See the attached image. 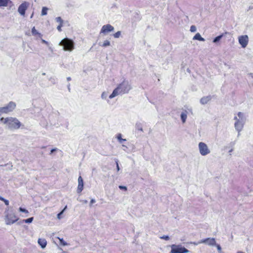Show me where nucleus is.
Returning a JSON list of instances; mask_svg holds the SVG:
<instances>
[{
	"mask_svg": "<svg viewBox=\"0 0 253 253\" xmlns=\"http://www.w3.org/2000/svg\"><path fill=\"white\" fill-rule=\"evenodd\" d=\"M131 88L129 82L125 80L113 90L112 93L109 96V98L112 99L119 95L127 93Z\"/></svg>",
	"mask_w": 253,
	"mask_h": 253,
	"instance_id": "obj_1",
	"label": "nucleus"
},
{
	"mask_svg": "<svg viewBox=\"0 0 253 253\" xmlns=\"http://www.w3.org/2000/svg\"><path fill=\"white\" fill-rule=\"evenodd\" d=\"M0 121L6 125L5 127L6 128L10 130L18 129L21 126L20 121L16 118H1Z\"/></svg>",
	"mask_w": 253,
	"mask_h": 253,
	"instance_id": "obj_2",
	"label": "nucleus"
},
{
	"mask_svg": "<svg viewBox=\"0 0 253 253\" xmlns=\"http://www.w3.org/2000/svg\"><path fill=\"white\" fill-rule=\"evenodd\" d=\"M235 120L234 127L237 131H241L243 130L246 121V117L244 113L239 112L234 117Z\"/></svg>",
	"mask_w": 253,
	"mask_h": 253,
	"instance_id": "obj_3",
	"label": "nucleus"
},
{
	"mask_svg": "<svg viewBox=\"0 0 253 253\" xmlns=\"http://www.w3.org/2000/svg\"><path fill=\"white\" fill-rule=\"evenodd\" d=\"M59 45L63 46V49L65 51H71L74 48V43L71 40L65 38L59 43Z\"/></svg>",
	"mask_w": 253,
	"mask_h": 253,
	"instance_id": "obj_4",
	"label": "nucleus"
},
{
	"mask_svg": "<svg viewBox=\"0 0 253 253\" xmlns=\"http://www.w3.org/2000/svg\"><path fill=\"white\" fill-rule=\"evenodd\" d=\"M198 149L200 154L203 156H205L210 154L211 151L208 145L203 142H200L198 144Z\"/></svg>",
	"mask_w": 253,
	"mask_h": 253,
	"instance_id": "obj_5",
	"label": "nucleus"
},
{
	"mask_svg": "<svg viewBox=\"0 0 253 253\" xmlns=\"http://www.w3.org/2000/svg\"><path fill=\"white\" fill-rule=\"evenodd\" d=\"M18 219L19 218L16 216L15 214L13 212L6 214L4 218L5 223L7 225L12 224Z\"/></svg>",
	"mask_w": 253,
	"mask_h": 253,
	"instance_id": "obj_6",
	"label": "nucleus"
},
{
	"mask_svg": "<svg viewBox=\"0 0 253 253\" xmlns=\"http://www.w3.org/2000/svg\"><path fill=\"white\" fill-rule=\"evenodd\" d=\"M16 107L15 103L11 101L6 106L1 107V110H2L4 113H8L12 111Z\"/></svg>",
	"mask_w": 253,
	"mask_h": 253,
	"instance_id": "obj_7",
	"label": "nucleus"
},
{
	"mask_svg": "<svg viewBox=\"0 0 253 253\" xmlns=\"http://www.w3.org/2000/svg\"><path fill=\"white\" fill-rule=\"evenodd\" d=\"M239 42L242 47L245 48L249 43V37L247 35H242L238 37Z\"/></svg>",
	"mask_w": 253,
	"mask_h": 253,
	"instance_id": "obj_8",
	"label": "nucleus"
},
{
	"mask_svg": "<svg viewBox=\"0 0 253 253\" xmlns=\"http://www.w3.org/2000/svg\"><path fill=\"white\" fill-rule=\"evenodd\" d=\"M114 30V27L111 25L110 24L105 25L102 26L101 30L100 31V34L106 35L108 33L113 31Z\"/></svg>",
	"mask_w": 253,
	"mask_h": 253,
	"instance_id": "obj_9",
	"label": "nucleus"
},
{
	"mask_svg": "<svg viewBox=\"0 0 253 253\" xmlns=\"http://www.w3.org/2000/svg\"><path fill=\"white\" fill-rule=\"evenodd\" d=\"M200 243H202L203 244H205L212 246L216 245V241L214 238H208L205 239L200 241Z\"/></svg>",
	"mask_w": 253,
	"mask_h": 253,
	"instance_id": "obj_10",
	"label": "nucleus"
},
{
	"mask_svg": "<svg viewBox=\"0 0 253 253\" xmlns=\"http://www.w3.org/2000/svg\"><path fill=\"white\" fill-rule=\"evenodd\" d=\"M28 4L27 2H23L18 7V11L21 15H24L25 11L27 9Z\"/></svg>",
	"mask_w": 253,
	"mask_h": 253,
	"instance_id": "obj_11",
	"label": "nucleus"
},
{
	"mask_svg": "<svg viewBox=\"0 0 253 253\" xmlns=\"http://www.w3.org/2000/svg\"><path fill=\"white\" fill-rule=\"evenodd\" d=\"M9 5L10 9L14 8V5L10 0H0V7H6Z\"/></svg>",
	"mask_w": 253,
	"mask_h": 253,
	"instance_id": "obj_12",
	"label": "nucleus"
},
{
	"mask_svg": "<svg viewBox=\"0 0 253 253\" xmlns=\"http://www.w3.org/2000/svg\"><path fill=\"white\" fill-rule=\"evenodd\" d=\"M189 251L181 246L175 245V253H188Z\"/></svg>",
	"mask_w": 253,
	"mask_h": 253,
	"instance_id": "obj_13",
	"label": "nucleus"
},
{
	"mask_svg": "<svg viewBox=\"0 0 253 253\" xmlns=\"http://www.w3.org/2000/svg\"><path fill=\"white\" fill-rule=\"evenodd\" d=\"M84 188V181L82 177L80 176L78 178V186L77 188V192L81 193Z\"/></svg>",
	"mask_w": 253,
	"mask_h": 253,
	"instance_id": "obj_14",
	"label": "nucleus"
},
{
	"mask_svg": "<svg viewBox=\"0 0 253 253\" xmlns=\"http://www.w3.org/2000/svg\"><path fill=\"white\" fill-rule=\"evenodd\" d=\"M38 242L42 249L44 248L47 244L46 240L43 238H39Z\"/></svg>",
	"mask_w": 253,
	"mask_h": 253,
	"instance_id": "obj_15",
	"label": "nucleus"
},
{
	"mask_svg": "<svg viewBox=\"0 0 253 253\" xmlns=\"http://www.w3.org/2000/svg\"><path fill=\"white\" fill-rule=\"evenodd\" d=\"M211 100V96H207L202 97L200 100V103L202 104H206Z\"/></svg>",
	"mask_w": 253,
	"mask_h": 253,
	"instance_id": "obj_16",
	"label": "nucleus"
},
{
	"mask_svg": "<svg viewBox=\"0 0 253 253\" xmlns=\"http://www.w3.org/2000/svg\"><path fill=\"white\" fill-rule=\"evenodd\" d=\"M193 40H198L200 41L204 42L205 41V40L202 38L200 35V33H197L193 38Z\"/></svg>",
	"mask_w": 253,
	"mask_h": 253,
	"instance_id": "obj_17",
	"label": "nucleus"
},
{
	"mask_svg": "<svg viewBox=\"0 0 253 253\" xmlns=\"http://www.w3.org/2000/svg\"><path fill=\"white\" fill-rule=\"evenodd\" d=\"M187 117V112L184 111L181 113L180 115L181 119L183 123H185Z\"/></svg>",
	"mask_w": 253,
	"mask_h": 253,
	"instance_id": "obj_18",
	"label": "nucleus"
},
{
	"mask_svg": "<svg viewBox=\"0 0 253 253\" xmlns=\"http://www.w3.org/2000/svg\"><path fill=\"white\" fill-rule=\"evenodd\" d=\"M99 45L102 47H106L110 46L111 45V43L109 40H106L104 41L102 44L101 43H99Z\"/></svg>",
	"mask_w": 253,
	"mask_h": 253,
	"instance_id": "obj_19",
	"label": "nucleus"
},
{
	"mask_svg": "<svg viewBox=\"0 0 253 253\" xmlns=\"http://www.w3.org/2000/svg\"><path fill=\"white\" fill-rule=\"evenodd\" d=\"M117 138L120 143H122L124 141H126V139H123L122 138V134L121 133L117 135Z\"/></svg>",
	"mask_w": 253,
	"mask_h": 253,
	"instance_id": "obj_20",
	"label": "nucleus"
},
{
	"mask_svg": "<svg viewBox=\"0 0 253 253\" xmlns=\"http://www.w3.org/2000/svg\"><path fill=\"white\" fill-rule=\"evenodd\" d=\"M224 34H222L217 37H216V38H215L213 40V42H214V43H216L217 42H219L221 39V38L223 37Z\"/></svg>",
	"mask_w": 253,
	"mask_h": 253,
	"instance_id": "obj_21",
	"label": "nucleus"
},
{
	"mask_svg": "<svg viewBox=\"0 0 253 253\" xmlns=\"http://www.w3.org/2000/svg\"><path fill=\"white\" fill-rule=\"evenodd\" d=\"M47 10L48 8L46 7H43L42 8L41 15L42 16L46 15Z\"/></svg>",
	"mask_w": 253,
	"mask_h": 253,
	"instance_id": "obj_22",
	"label": "nucleus"
},
{
	"mask_svg": "<svg viewBox=\"0 0 253 253\" xmlns=\"http://www.w3.org/2000/svg\"><path fill=\"white\" fill-rule=\"evenodd\" d=\"M135 127L136 129H137L139 130H140L141 131H143V129L141 126V125L139 123H137L135 125Z\"/></svg>",
	"mask_w": 253,
	"mask_h": 253,
	"instance_id": "obj_23",
	"label": "nucleus"
},
{
	"mask_svg": "<svg viewBox=\"0 0 253 253\" xmlns=\"http://www.w3.org/2000/svg\"><path fill=\"white\" fill-rule=\"evenodd\" d=\"M34 218L33 217H30L26 219H24L23 220V222L26 223H31L33 220Z\"/></svg>",
	"mask_w": 253,
	"mask_h": 253,
	"instance_id": "obj_24",
	"label": "nucleus"
},
{
	"mask_svg": "<svg viewBox=\"0 0 253 253\" xmlns=\"http://www.w3.org/2000/svg\"><path fill=\"white\" fill-rule=\"evenodd\" d=\"M58 239L60 241V243L62 245L64 246L67 245V243L63 240V239L60 238L59 237H58Z\"/></svg>",
	"mask_w": 253,
	"mask_h": 253,
	"instance_id": "obj_25",
	"label": "nucleus"
},
{
	"mask_svg": "<svg viewBox=\"0 0 253 253\" xmlns=\"http://www.w3.org/2000/svg\"><path fill=\"white\" fill-rule=\"evenodd\" d=\"M67 209V206H65V207L64 208V209L57 214V218L58 219H60L61 218V215L63 214L65 210Z\"/></svg>",
	"mask_w": 253,
	"mask_h": 253,
	"instance_id": "obj_26",
	"label": "nucleus"
},
{
	"mask_svg": "<svg viewBox=\"0 0 253 253\" xmlns=\"http://www.w3.org/2000/svg\"><path fill=\"white\" fill-rule=\"evenodd\" d=\"M32 33L33 35H40V34L36 30L35 27H34L32 29Z\"/></svg>",
	"mask_w": 253,
	"mask_h": 253,
	"instance_id": "obj_27",
	"label": "nucleus"
},
{
	"mask_svg": "<svg viewBox=\"0 0 253 253\" xmlns=\"http://www.w3.org/2000/svg\"><path fill=\"white\" fill-rule=\"evenodd\" d=\"M121 35V31H118L115 34H114L113 35V36H114V38H119L120 37Z\"/></svg>",
	"mask_w": 253,
	"mask_h": 253,
	"instance_id": "obj_28",
	"label": "nucleus"
},
{
	"mask_svg": "<svg viewBox=\"0 0 253 253\" xmlns=\"http://www.w3.org/2000/svg\"><path fill=\"white\" fill-rule=\"evenodd\" d=\"M197 30V28H196V27L194 25H192L191 27H190V31L191 32H195Z\"/></svg>",
	"mask_w": 253,
	"mask_h": 253,
	"instance_id": "obj_29",
	"label": "nucleus"
},
{
	"mask_svg": "<svg viewBox=\"0 0 253 253\" xmlns=\"http://www.w3.org/2000/svg\"><path fill=\"white\" fill-rule=\"evenodd\" d=\"M55 20L57 22L59 23V24H63V20L60 17H56Z\"/></svg>",
	"mask_w": 253,
	"mask_h": 253,
	"instance_id": "obj_30",
	"label": "nucleus"
},
{
	"mask_svg": "<svg viewBox=\"0 0 253 253\" xmlns=\"http://www.w3.org/2000/svg\"><path fill=\"white\" fill-rule=\"evenodd\" d=\"M19 211L20 212H24L25 213H29L28 211L27 210H26L25 209H23L22 208H19Z\"/></svg>",
	"mask_w": 253,
	"mask_h": 253,
	"instance_id": "obj_31",
	"label": "nucleus"
},
{
	"mask_svg": "<svg viewBox=\"0 0 253 253\" xmlns=\"http://www.w3.org/2000/svg\"><path fill=\"white\" fill-rule=\"evenodd\" d=\"M107 97V93L106 92H102L101 94V98L103 99H105Z\"/></svg>",
	"mask_w": 253,
	"mask_h": 253,
	"instance_id": "obj_32",
	"label": "nucleus"
},
{
	"mask_svg": "<svg viewBox=\"0 0 253 253\" xmlns=\"http://www.w3.org/2000/svg\"><path fill=\"white\" fill-rule=\"evenodd\" d=\"M216 246L217 249L219 252V253H223L221 251V248L219 245H215Z\"/></svg>",
	"mask_w": 253,
	"mask_h": 253,
	"instance_id": "obj_33",
	"label": "nucleus"
},
{
	"mask_svg": "<svg viewBox=\"0 0 253 253\" xmlns=\"http://www.w3.org/2000/svg\"><path fill=\"white\" fill-rule=\"evenodd\" d=\"M160 238L162 239L166 240H168L169 239V237L167 235L163 236L161 237Z\"/></svg>",
	"mask_w": 253,
	"mask_h": 253,
	"instance_id": "obj_34",
	"label": "nucleus"
},
{
	"mask_svg": "<svg viewBox=\"0 0 253 253\" xmlns=\"http://www.w3.org/2000/svg\"><path fill=\"white\" fill-rule=\"evenodd\" d=\"M63 26V24H59V25L57 26V29L59 31H61V27Z\"/></svg>",
	"mask_w": 253,
	"mask_h": 253,
	"instance_id": "obj_35",
	"label": "nucleus"
},
{
	"mask_svg": "<svg viewBox=\"0 0 253 253\" xmlns=\"http://www.w3.org/2000/svg\"><path fill=\"white\" fill-rule=\"evenodd\" d=\"M119 188L120 189H123V190H127L126 187L124 186H119Z\"/></svg>",
	"mask_w": 253,
	"mask_h": 253,
	"instance_id": "obj_36",
	"label": "nucleus"
},
{
	"mask_svg": "<svg viewBox=\"0 0 253 253\" xmlns=\"http://www.w3.org/2000/svg\"><path fill=\"white\" fill-rule=\"evenodd\" d=\"M95 203V200L94 199H92L90 200V205H90V206L91 207V205H92L93 204Z\"/></svg>",
	"mask_w": 253,
	"mask_h": 253,
	"instance_id": "obj_37",
	"label": "nucleus"
},
{
	"mask_svg": "<svg viewBox=\"0 0 253 253\" xmlns=\"http://www.w3.org/2000/svg\"><path fill=\"white\" fill-rule=\"evenodd\" d=\"M116 165H117V171H119L120 169V167H119V164H118V160H117L116 161Z\"/></svg>",
	"mask_w": 253,
	"mask_h": 253,
	"instance_id": "obj_38",
	"label": "nucleus"
},
{
	"mask_svg": "<svg viewBox=\"0 0 253 253\" xmlns=\"http://www.w3.org/2000/svg\"><path fill=\"white\" fill-rule=\"evenodd\" d=\"M3 202L6 206L9 205V201L7 200L4 199Z\"/></svg>",
	"mask_w": 253,
	"mask_h": 253,
	"instance_id": "obj_39",
	"label": "nucleus"
},
{
	"mask_svg": "<svg viewBox=\"0 0 253 253\" xmlns=\"http://www.w3.org/2000/svg\"><path fill=\"white\" fill-rule=\"evenodd\" d=\"M170 247L171 248L170 253H174V245H171Z\"/></svg>",
	"mask_w": 253,
	"mask_h": 253,
	"instance_id": "obj_40",
	"label": "nucleus"
},
{
	"mask_svg": "<svg viewBox=\"0 0 253 253\" xmlns=\"http://www.w3.org/2000/svg\"><path fill=\"white\" fill-rule=\"evenodd\" d=\"M191 244H194V245H198L199 244H202V243H200V241L198 242H193Z\"/></svg>",
	"mask_w": 253,
	"mask_h": 253,
	"instance_id": "obj_41",
	"label": "nucleus"
},
{
	"mask_svg": "<svg viewBox=\"0 0 253 253\" xmlns=\"http://www.w3.org/2000/svg\"><path fill=\"white\" fill-rule=\"evenodd\" d=\"M57 150L56 148H54V149H51V150L50 151V154H51L52 153H53L54 152L56 151Z\"/></svg>",
	"mask_w": 253,
	"mask_h": 253,
	"instance_id": "obj_42",
	"label": "nucleus"
},
{
	"mask_svg": "<svg viewBox=\"0 0 253 253\" xmlns=\"http://www.w3.org/2000/svg\"><path fill=\"white\" fill-rule=\"evenodd\" d=\"M4 199H4L2 197L0 196V200L3 201Z\"/></svg>",
	"mask_w": 253,
	"mask_h": 253,
	"instance_id": "obj_43",
	"label": "nucleus"
},
{
	"mask_svg": "<svg viewBox=\"0 0 253 253\" xmlns=\"http://www.w3.org/2000/svg\"><path fill=\"white\" fill-rule=\"evenodd\" d=\"M42 42L43 43H47V42H46V41H45V40H42Z\"/></svg>",
	"mask_w": 253,
	"mask_h": 253,
	"instance_id": "obj_44",
	"label": "nucleus"
},
{
	"mask_svg": "<svg viewBox=\"0 0 253 253\" xmlns=\"http://www.w3.org/2000/svg\"><path fill=\"white\" fill-rule=\"evenodd\" d=\"M233 149H230L229 151V153H230V155H231V153L233 151Z\"/></svg>",
	"mask_w": 253,
	"mask_h": 253,
	"instance_id": "obj_45",
	"label": "nucleus"
},
{
	"mask_svg": "<svg viewBox=\"0 0 253 253\" xmlns=\"http://www.w3.org/2000/svg\"><path fill=\"white\" fill-rule=\"evenodd\" d=\"M71 80V78L70 77H67V80L68 81H70V80Z\"/></svg>",
	"mask_w": 253,
	"mask_h": 253,
	"instance_id": "obj_46",
	"label": "nucleus"
},
{
	"mask_svg": "<svg viewBox=\"0 0 253 253\" xmlns=\"http://www.w3.org/2000/svg\"><path fill=\"white\" fill-rule=\"evenodd\" d=\"M83 202L84 204H86L87 203V200H84L83 201Z\"/></svg>",
	"mask_w": 253,
	"mask_h": 253,
	"instance_id": "obj_47",
	"label": "nucleus"
},
{
	"mask_svg": "<svg viewBox=\"0 0 253 253\" xmlns=\"http://www.w3.org/2000/svg\"><path fill=\"white\" fill-rule=\"evenodd\" d=\"M249 75L252 78H253V73H250Z\"/></svg>",
	"mask_w": 253,
	"mask_h": 253,
	"instance_id": "obj_48",
	"label": "nucleus"
},
{
	"mask_svg": "<svg viewBox=\"0 0 253 253\" xmlns=\"http://www.w3.org/2000/svg\"><path fill=\"white\" fill-rule=\"evenodd\" d=\"M240 132L241 131H238V137H239L240 135Z\"/></svg>",
	"mask_w": 253,
	"mask_h": 253,
	"instance_id": "obj_49",
	"label": "nucleus"
},
{
	"mask_svg": "<svg viewBox=\"0 0 253 253\" xmlns=\"http://www.w3.org/2000/svg\"><path fill=\"white\" fill-rule=\"evenodd\" d=\"M237 253H245L241 252V251H238L237 252Z\"/></svg>",
	"mask_w": 253,
	"mask_h": 253,
	"instance_id": "obj_50",
	"label": "nucleus"
},
{
	"mask_svg": "<svg viewBox=\"0 0 253 253\" xmlns=\"http://www.w3.org/2000/svg\"><path fill=\"white\" fill-rule=\"evenodd\" d=\"M68 90L70 91V84L68 85Z\"/></svg>",
	"mask_w": 253,
	"mask_h": 253,
	"instance_id": "obj_51",
	"label": "nucleus"
},
{
	"mask_svg": "<svg viewBox=\"0 0 253 253\" xmlns=\"http://www.w3.org/2000/svg\"><path fill=\"white\" fill-rule=\"evenodd\" d=\"M33 14H32L31 18H32L33 17Z\"/></svg>",
	"mask_w": 253,
	"mask_h": 253,
	"instance_id": "obj_52",
	"label": "nucleus"
}]
</instances>
